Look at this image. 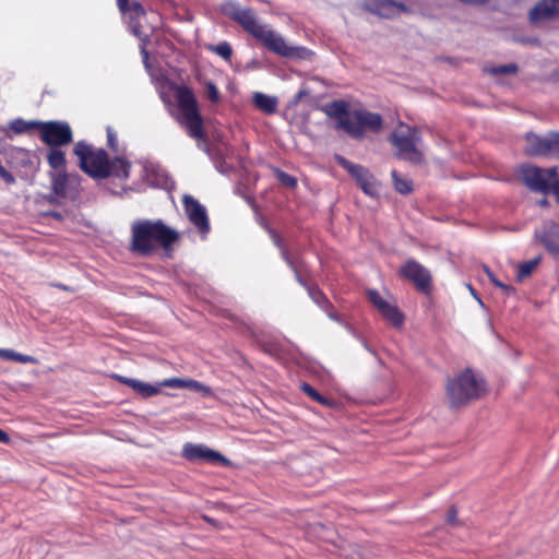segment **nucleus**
Returning a JSON list of instances; mask_svg holds the SVG:
<instances>
[{"label": "nucleus", "mask_w": 559, "mask_h": 559, "mask_svg": "<svg viewBox=\"0 0 559 559\" xmlns=\"http://www.w3.org/2000/svg\"><path fill=\"white\" fill-rule=\"evenodd\" d=\"M160 385L167 388L189 389L191 391L201 392L204 396L212 394V389L210 386L194 379L169 378L165 379Z\"/></svg>", "instance_id": "22"}, {"label": "nucleus", "mask_w": 559, "mask_h": 559, "mask_svg": "<svg viewBox=\"0 0 559 559\" xmlns=\"http://www.w3.org/2000/svg\"><path fill=\"white\" fill-rule=\"evenodd\" d=\"M118 382L131 388L134 392H136L142 397H151L159 393V386L153 385L151 383L143 382L138 379L128 378L124 376H120L114 373L111 376Z\"/></svg>", "instance_id": "21"}, {"label": "nucleus", "mask_w": 559, "mask_h": 559, "mask_svg": "<svg viewBox=\"0 0 559 559\" xmlns=\"http://www.w3.org/2000/svg\"><path fill=\"white\" fill-rule=\"evenodd\" d=\"M526 144V153L531 156L549 154V134L547 136H540L534 133H527Z\"/></svg>", "instance_id": "23"}, {"label": "nucleus", "mask_w": 559, "mask_h": 559, "mask_svg": "<svg viewBox=\"0 0 559 559\" xmlns=\"http://www.w3.org/2000/svg\"><path fill=\"white\" fill-rule=\"evenodd\" d=\"M400 277L411 282L417 292L429 296L432 292L431 272L415 259H407L399 269Z\"/></svg>", "instance_id": "9"}, {"label": "nucleus", "mask_w": 559, "mask_h": 559, "mask_svg": "<svg viewBox=\"0 0 559 559\" xmlns=\"http://www.w3.org/2000/svg\"><path fill=\"white\" fill-rule=\"evenodd\" d=\"M445 394L450 406L459 408L481 399L486 394V382L467 368L454 378L448 379Z\"/></svg>", "instance_id": "4"}, {"label": "nucleus", "mask_w": 559, "mask_h": 559, "mask_svg": "<svg viewBox=\"0 0 559 559\" xmlns=\"http://www.w3.org/2000/svg\"><path fill=\"white\" fill-rule=\"evenodd\" d=\"M216 168L222 174H227L229 171V169H230V166H228L226 164V162L223 160V162L216 164Z\"/></svg>", "instance_id": "40"}, {"label": "nucleus", "mask_w": 559, "mask_h": 559, "mask_svg": "<svg viewBox=\"0 0 559 559\" xmlns=\"http://www.w3.org/2000/svg\"><path fill=\"white\" fill-rule=\"evenodd\" d=\"M252 102L257 109L266 115H272L277 109V99L263 93H254Z\"/></svg>", "instance_id": "24"}, {"label": "nucleus", "mask_w": 559, "mask_h": 559, "mask_svg": "<svg viewBox=\"0 0 559 559\" xmlns=\"http://www.w3.org/2000/svg\"><path fill=\"white\" fill-rule=\"evenodd\" d=\"M206 97L212 104H217L221 100V93L212 81L205 83Z\"/></svg>", "instance_id": "34"}, {"label": "nucleus", "mask_w": 559, "mask_h": 559, "mask_svg": "<svg viewBox=\"0 0 559 559\" xmlns=\"http://www.w3.org/2000/svg\"><path fill=\"white\" fill-rule=\"evenodd\" d=\"M207 49L210 51L215 52L216 55H218L219 57H222L226 61H229L231 56H233L231 46L227 41H222V43H219L217 45H210L207 47Z\"/></svg>", "instance_id": "32"}, {"label": "nucleus", "mask_w": 559, "mask_h": 559, "mask_svg": "<svg viewBox=\"0 0 559 559\" xmlns=\"http://www.w3.org/2000/svg\"><path fill=\"white\" fill-rule=\"evenodd\" d=\"M106 132L108 147L114 152H118V139L116 131L111 127H107Z\"/></svg>", "instance_id": "36"}, {"label": "nucleus", "mask_w": 559, "mask_h": 559, "mask_svg": "<svg viewBox=\"0 0 559 559\" xmlns=\"http://www.w3.org/2000/svg\"><path fill=\"white\" fill-rule=\"evenodd\" d=\"M273 174L276 177V179L284 186L290 189H294L297 187V178L285 173L284 170L280 168H273Z\"/></svg>", "instance_id": "33"}, {"label": "nucleus", "mask_w": 559, "mask_h": 559, "mask_svg": "<svg viewBox=\"0 0 559 559\" xmlns=\"http://www.w3.org/2000/svg\"><path fill=\"white\" fill-rule=\"evenodd\" d=\"M182 455L188 461H206L218 463L223 466L228 465L230 462L227 457L217 451L211 450L203 444L186 443L182 449Z\"/></svg>", "instance_id": "16"}, {"label": "nucleus", "mask_w": 559, "mask_h": 559, "mask_svg": "<svg viewBox=\"0 0 559 559\" xmlns=\"http://www.w3.org/2000/svg\"><path fill=\"white\" fill-rule=\"evenodd\" d=\"M185 212L200 234L210 231V221L205 207L192 195L182 199Z\"/></svg>", "instance_id": "14"}, {"label": "nucleus", "mask_w": 559, "mask_h": 559, "mask_svg": "<svg viewBox=\"0 0 559 559\" xmlns=\"http://www.w3.org/2000/svg\"><path fill=\"white\" fill-rule=\"evenodd\" d=\"M486 272H487V274H488V276H489L490 281L493 283V285H495V286L500 287V288H502V289H504V290H507V292H509V290H512V289H513L512 287H510V286H508V285H504V284H503V283H501L499 280H497V278L495 277V275H493V274H492L488 269H486Z\"/></svg>", "instance_id": "39"}, {"label": "nucleus", "mask_w": 559, "mask_h": 559, "mask_svg": "<svg viewBox=\"0 0 559 559\" xmlns=\"http://www.w3.org/2000/svg\"><path fill=\"white\" fill-rule=\"evenodd\" d=\"M39 124H40V121H36V120L26 121L22 118H16L9 122L8 132H12L14 134H22V133L29 132L31 130L38 131ZM7 136L11 138V135L9 133H7Z\"/></svg>", "instance_id": "25"}, {"label": "nucleus", "mask_w": 559, "mask_h": 559, "mask_svg": "<svg viewBox=\"0 0 559 559\" xmlns=\"http://www.w3.org/2000/svg\"><path fill=\"white\" fill-rule=\"evenodd\" d=\"M539 263V258L523 262L518 267L516 277L519 281H523L528 277L533 271L537 267Z\"/></svg>", "instance_id": "29"}, {"label": "nucleus", "mask_w": 559, "mask_h": 559, "mask_svg": "<svg viewBox=\"0 0 559 559\" xmlns=\"http://www.w3.org/2000/svg\"><path fill=\"white\" fill-rule=\"evenodd\" d=\"M73 153L79 158L80 168L90 177L106 179L110 176L109 157L104 148H95L84 141H79Z\"/></svg>", "instance_id": "7"}, {"label": "nucleus", "mask_w": 559, "mask_h": 559, "mask_svg": "<svg viewBox=\"0 0 559 559\" xmlns=\"http://www.w3.org/2000/svg\"><path fill=\"white\" fill-rule=\"evenodd\" d=\"M179 238V234L165 225L163 221H139L131 228L132 252L140 255H150L155 250V245L168 250Z\"/></svg>", "instance_id": "2"}, {"label": "nucleus", "mask_w": 559, "mask_h": 559, "mask_svg": "<svg viewBox=\"0 0 559 559\" xmlns=\"http://www.w3.org/2000/svg\"><path fill=\"white\" fill-rule=\"evenodd\" d=\"M334 160L356 180L366 194L372 195L376 192V179L366 167L355 164L340 154L334 155Z\"/></svg>", "instance_id": "12"}, {"label": "nucleus", "mask_w": 559, "mask_h": 559, "mask_svg": "<svg viewBox=\"0 0 559 559\" xmlns=\"http://www.w3.org/2000/svg\"><path fill=\"white\" fill-rule=\"evenodd\" d=\"M224 12L276 55L285 58L306 59L311 53L305 47L288 46L282 36L259 24L251 9H241L234 3H228L224 5Z\"/></svg>", "instance_id": "1"}, {"label": "nucleus", "mask_w": 559, "mask_h": 559, "mask_svg": "<svg viewBox=\"0 0 559 559\" xmlns=\"http://www.w3.org/2000/svg\"><path fill=\"white\" fill-rule=\"evenodd\" d=\"M392 178L395 190L401 194H408L413 191L412 181L404 178H400L396 170L392 171Z\"/></svg>", "instance_id": "30"}, {"label": "nucleus", "mask_w": 559, "mask_h": 559, "mask_svg": "<svg viewBox=\"0 0 559 559\" xmlns=\"http://www.w3.org/2000/svg\"><path fill=\"white\" fill-rule=\"evenodd\" d=\"M0 359L13 360L20 364H35L37 361L33 356L20 354L8 348H0Z\"/></svg>", "instance_id": "27"}, {"label": "nucleus", "mask_w": 559, "mask_h": 559, "mask_svg": "<svg viewBox=\"0 0 559 559\" xmlns=\"http://www.w3.org/2000/svg\"><path fill=\"white\" fill-rule=\"evenodd\" d=\"M559 16V0H542L530 11L532 24L549 21Z\"/></svg>", "instance_id": "18"}, {"label": "nucleus", "mask_w": 559, "mask_h": 559, "mask_svg": "<svg viewBox=\"0 0 559 559\" xmlns=\"http://www.w3.org/2000/svg\"><path fill=\"white\" fill-rule=\"evenodd\" d=\"M383 128V119L380 114L365 109H356L352 112L349 128L346 133L352 138L359 139L366 131L379 133Z\"/></svg>", "instance_id": "10"}, {"label": "nucleus", "mask_w": 559, "mask_h": 559, "mask_svg": "<svg viewBox=\"0 0 559 559\" xmlns=\"http://www.w3.org/2000/svg\"><path fill=\"white\" fill-rule=\"evenodd\" d=\"M117 4L122 13L128 12L129 0H117Z\"/></svg>", "instance_id": "41"}, {"label": "nucleus", "mask_w": 559, "mask_h": 559, "mask_svg": "<svg viewBox=\"0 0 559 559\" xmlns=\"http://www.w3.org/2000/svg\"><path fill=\"white\" fill-rule=\"evenodd\" d=\"M9 441H10L9 435L4 430L0 429V442L8 443Z\"/></svg>", "instance_id": "42"}, {"label": "nucleus", "mask_w": 559, "mask_h": 559, "mask_svg": "<svg viewBox=\"0 0 559 559\" xmlns=\"http://www.w3.org/2000/svg\"><path fill=\"white\" fill-rule=\"evenodd\" d=\"M540 241L550 253H552L555 255L559 254V233H556V231L546 233L542 237Z\"/></svg>", "instance_id": "28"}, {"label": "nucleus", "mask_w": 559, "mask_h": 559, "mask_svg": "<svg viewBox=\"0 0 559 559\" xmlns=\"http://www.w3.org/2000/svg\"><path fill=\"white\" fill-rule=\"evenodd\" d=\"M175 98L180 111L179 124L185 128L191 139L204 141L206 133L203 128V118L193 91L187 85H178L175 87Z\"/></svg>", "instance_id": "5"}, {"label": "nucleus", "mask_w": 559, "mask_h": 559, "mask_svg": "<svg viewBox=\"0 0 559 559\" xmlns=\"http://www.w3.org/2000/svg\"><path fill=\"white\" fill-rule=\"evenodd\" d=\"M520 178L531 191L544 195L554 194L559 205V169L557 166L543 168L536 165H522Z\"/></svg>", "instance_id": "6"}, {"label": "nucleus", "mask_w": 559, "mask_h": 559, "mask_svg": "<svg viewBox=\"0 0 559 559\" xmlns=\"http://www.w3.org/2000/svg\"><path fill=\"white\" fill-rule=\"evenodd\" d=\"M39 139L49 146L47 163L53 170L62 169L66 164V154L61 150L73 142V131L69 122L59 120L40 121Z\"/></svg>", "instance_id": "3"}, {"label": "nucleus", "mask_w": 559, "mask_h": 559, "mask_svg": "<svg viewBox=\"0 0 559 559\" xmlns=\"http://www.w3.org/2000/svg\"><path fill=\"white\" fill-rule=\"evenodd\" d=\"M519 68L515 63L502 64L492 70L496 74H515Z\"/></svg>", "instance_id": "35"}, {"label": "nucleus", "mask_w": 559, "mask_h": 559, "mask_svg": "<svg viewBox=\"0 0 559 559\" xmlns=\"http://www.w3.org/2000/svg\"><path fill=\"white\" fill-rule=\"evenodd\" d=\"M51 177V189L57 197H73L80 190V176L66 173V166L62 169L55 170Z\"/></svg>", "instance_id": "13"}, {"label": "nucleus", "mask_w": 559, "mask_h": 559, "mask_svg": "<svg viewBox=\"0 0 559 559\" xmlns=\"http://www.w3.org/2000/svg\"><path fill=\"white\" fill-rule=\"evenodd\" d=\"M420 140V130L404 122H400L397 129L390 135L391 144L396 147V157L413 164L423 162V154L417 148Z\"/></svg>", "instance_id": "8"}, {"label": "nucleus", "mask_w": 559, "mask_h": 559, "mask_svg": "<svg viewBox=\"0 0 559 559\" xmlns=\"http://www.w3.org/2000/svg\"><path fill=\"white\" fill-rule=\"evenodd\" d=\"M297 280L301 285L307 287L309 297L329 316L330 319L341 322L340 314L334 310L331 301L318 286H307L298 274Z\"/></svg>", "instance_id": "19"}, {"label": "nucleus", "mask_w": 559, "mask_h": 559, "mask_svg": "<svg viewBox=\"0 0 559 559\" xmlns=\"http://www.w3.org/2000/svg\"><path fill=\"white\" fill-rule=\"evenodd\" d=\"M128 12H130V26L132 33L141 41V55L143 57V60L146 62L148 60L147 45L153 33V27H145L142 24V20L146 17V12L140 2L133 1L132 3H129Z\"/></svg>", "instance_id": "11"}, {"label": "nucleus", "mask_w": 559, "mask_h": 559, "mask_svg": "<svg viewBox=\"0 0 559 559\" xmlns=\"http://www.w3.org/2000/svg\"><path fill=\"white\" fill-rule=\"evenodd\" d=\"M368 10L381 17L392 19L401 11H406V7L393 0H371Z\"/></svg>", "instance_id": "20"}, {"label": "nucleus", "mask_w": 559, "mask_h": 559, "mask_svg": "<svg viewBox=\"0 0 559 559\" xmlns=\"http://www.w3.org/2000/svg\"><path fill=\"white\" fill-rule=\"evenodd\" d=\"M56 286L61 288V289H66V287L63 285H56Z\"/></svg>", "instance_id": "44"}, {"label": "nucleus", "mask_w": 559, "mask_h": 559, "mask_svg": "<svg viewBox=\"0 0 559 559\" xmlns=\"http://www.w3.org/2000/svg\"><path fill=\"white\" fill-rule=\"evenodd\" d=\"M539 206L542 207H548L549 206V202L547 199H542L539 202H538Z\"/></svg>", "instance_id": "43"}, {"label": "nucleus", "mask_w": 559, "mask_h": 559, "mask_svg": "<svg viewBox=\"0 0 559 559\" xmlns=\"http://www.w3.org/2000/svg\"><path fill=\"white\" fill-rule=\"evenodd\" d=\"M323 111L326 116L336 121L337 129L346 132L352 119V112L349 111V104L347 102L343 99L333 100L324 106Z\"/></svg>", "instance_id": "17"}, {"label": "nucleus", "mask_w": 559, "mask_h": 559, "mask_svg": "<svg viewBox=\"0 0 559 559\" xmlns=\"http://www.w3.org/2000/svg\"><path fill=\"white\" fill-rule=\"evenodd\" d=\"M301 391L309 396L311 400L318 402L321 405H329V399L320 394L313 386L309 383L304 382L300 386Z\"/></svg>", "instance_id": "31"}, {"label": "nucleus", "mask_w": 559, "mask_h": 559, "mask_svg": "<svg viewBox=\"0 0 559 559\" xmlns=\"http://www.w3.org/2000/svg\"><path fill=\"white\" fill-rule=\"evenodd\" d=\"M110 176H115L120 179H128L130 176L131 163L122 157H115L112 160L109 159Z\"/></svg>", "instance_id": "26"}, {"label": "nucleus", "mask_w": 559, "mask_h": 559, "mask_svg": "<svg viewBox=\"0 0 559 559\" xmlns=\"http://www.w3.org/2000/svg\"><path fill=\"white\" fill-rule=\"evenodd\" d=\"M549 154H559V133H549Z\"/></svg>", "instance_id": "37"}, {"label": "nucleus", "mask_w": 559, "mask_h": 559, "mask_svg": "<svg viewBox=\"0 0 559 559\" xmlns=\"http://www.w3.org/2000/svg\"><path fill=\"white\" fill-rule=\"evenodd\" d=\"M368 300L394 328H401L404 323V314L395 305L386 301L376 289L368 290Z\"/></svg>", "instance_id": "15"}, {"label": "nucleus", "mask_w": 559, "mask_h": 559, "mask_svg": "<svg viewBox=\"0 0 559 559\" xmlns=\"http://www.w3.org/2000/svg\"><path fill=\"white\" fill-rule=\"evenodd\" d=\"M447 523L450 525H456L457 524V509L456 507L452 506L447 515Z\"/></svg>", "instance_id": "38"}]
</instances>
